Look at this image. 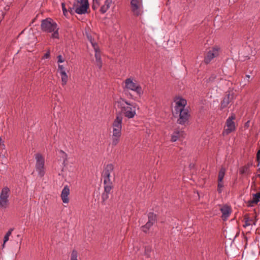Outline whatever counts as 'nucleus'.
Returning a JSON list of instances; mask_svg holds the SVG:
<instances>
[{
	"label": "nucleus",
	"instance_id": "1",
	"mask_svg": "<svg viewBox=\"0 0 260 260\" xmlns=\"http://www.w3.org/2000/svg\"><path fill=\"white\" fill-rule=\"evenodd\" d=\"M116 103L117 107L120 109L121 115L127 119L134 118L137 114V110H139L137 104L129 102L124 98L119 99Z\"/></svg>",
	"mask_w": 260,
	"mask_h": 260
},
{
	"label": "nucleus",
	"instance_id": "2",
	"mask_svg": "<svg viewBox=\"0 0 260 260\" xmlns=\"http://www.w3.org/2000/svg\"><path fill=\"white\" fill-rule=\"evenodd\" d=\"M175 106L173 113L174 116L179 114V117L177 120L178 123L183 125L188 121L189 117V111L185 109L187 102L185 99L181 98H176L174 100Z\"/></svg>",
	"mask_w": 260,
	"mask_h": 260
},
{
	"label": "nucleus",
	"instance_id": "3",
	"mask_svg": "<svg viewBox=\"0 0 260 260\" xmlns=\"http://www.w3.org/2000/svg\"><path fill=\"white\" fill-rule=\"evenodd\" d=\"M123 117L120 114H117L112 123L111 144L116 146L120 142L122 136Z\"/></svg>",
	"mask_w": 260,
	"mask_h": 260
},
{
	"label": "nucleus",
	"instance_id": "4",
	"mask_svg": "<svg viewBox=\"0 0 260 260\" xmlns=\"http://www.w3.org/2000/svg\"><path fill=\"white\" fill-rule=\"evenodd\" d=\"M41 29L43 31L53 32L51 37L54 39H58V29L57 23L51 18H47L42 21L41 24Z\"/></svg>",
	"mask_w": 260,
	"mask_h": 260
},
{
	"label": "nucleus",
	"instance_id": "5",
	"mask_svg": "<svg viewBox=\"0 0 260 260\" xmlns=\"http://www.w3.org/2000/svg\"><path fill=\"white\" fill-rule=\"evenodd\" d=\"M89 8L88 0H74L72 6H69V12L73 14L76 13L82 15L87 13Z\"/></svg>",
	"mask_w": 260,
	"mask_h": 260
},
{
	"label": "nucleus",
	"instance_id": "6",
	"mask_svg": "<svg viewBox=\"0 0 260 260\" xmlns=\"http://www.w3.org/2000/svg\"><path fill=\"white\" fill-rule=\"evenodd\" d=\"M123 88L124 90L135 92L139 96H141L143 93L141 86L133 77L128 78L125 80Z\"/></svg>",
	"mask_w": 260,
	"mask_h": 260
},
{
	"label": "nucleus",
	"instance_id": "7",
	"mask_svg": "<svg viewBox=\"0 0 260 260\" xmlns=\"http://www.w3.org/2000/svg\"><path fill=\"white\" fill-rule=\"evenodd\" d=\"M36 159L35 169L38 175L42 177L45 174V158L40 153H37L35 156Z\"/></svg>",
	"mask_w": 260,
	"mask_h": 260
},
{
	"label": "nucleus",
	"instance_id": "8",
	"mask_svg": "<svg viewBox=\"0 0 260 260\" xmlns=\"http://www.w3.org/2000/svg\"><path fill=\"white\" fill-rule=\"evenodd\" d=\"M10 194V189L7 186L2 189L0 193V208L7 209L10 204L9 198Z\"/></svg>",
	"mask_w": 260,
	"mask_h": 260
},
{
	"label": "nucleus",
	"instance_id": "9",
	"mask_svg": "<svg viewBox=\"0 0 260 260\" xmlns=\"http://www.w3.org/2000/svg\"><path fill=\"white\" fill-rule=\"evenodd\" d=\"M132 11L135 15L140 16L143 13L142 0H131Z\"/></svg>",
	"mask_w": 260,
	"mask_h": 260
},
{
	"label": "nucleus",
	"instance_id": "10",
	"mask_svg": "<svg viewBox=\"0 0 260 260\" xmlns=\"http://www.w3.org/2000/svg\"><path fill=\"white\" fill-rule=\"evenodd\" d=\"M235 119V116L232 115L226 119V125L222 132L223 136L228 135L235 130V124L233 121Z\"/></svg>",
	"mask_w": 260,
	"mask_h": 260
},
{
	"label": "nucleus",
	"instance_id": "11",
	"mask_svg": "<svg viewBox=\"0 0 260 260\" xmlns=\"http://www.w3.org/2000/svg\"><path fill=\"white\" fill-rule=\"evenodd\" d=\"M220 48L217 46L213 47L210 50L205 57L204 61L206 63H209L215 57L218 56L219 54Z\"/></svg>",
	"mask_w": 260,
	"mask_h": 260
},
{
	"label": "nucleus",
	"instance_id": "12",
	"mask_svg": "<svg viewBox=\"0 0 260 260\" xmlns=\"http://www.w3.org/2000/svg\"><path fill=\"white\" fill-rule=\"evenodd\" d=\"M148 221L145 225L142 226V231L147 233L148 232L149 229L156 222V215L153 213H149L148 215Z\"/></svg>",
	"mask_w": 260,
	"mask_h": 260
},
{
	"label": "nucleus",
	"instance_id": "13",
	"mask_svg": "<svg viewBox=\"0 0 260 260\" xmlns=\"http://www.w3.org/2000/svg\"><path fill=\"white\" fill-rule=\"evenodd\" d=\"M225 173V169L221 168L219 172L218 175V184L217 190L219 193H221L223 191L224 183L223 181V178Z\"/></svg>",
	"mask_w": 260,
	"mask_h": 260
},
{
	"label": "nucleus",
	"instance_id": "14",
	"mask_svg": "<svg viewBox=\"0 0 260 260\" xmlns=\"http://www.w3.org/2000/svg\"><path fill=\"white\" fill-rule=\"evenodd\" d=\"M93 49L95 52V63L96 66L99 68V69H101L102 67V61L101 59V52L99 47H95V45H93Z\"/></svg>",
	"mask_w": 260,
	"mask_h": 260
},
{
	"label": "nucleus",
	"instance_id": "15",
	"mask_svg": "<svg viewBox=\"0 0 260 260\" xmlns=\"http://www.w3.org/2000/svg\"><path fill=\"white\" fill-rule=\"evenodd\" d=\"M70 194V188L68 185L64 186L61 193V198L63 203L68 204L69 202V196Z\"/></svg>",
	"mask_w": 260,
	"mask_h": 260
},
{
	"label": "nucleus",
	"instance_id": "16",
	"mask_svg": "<svg viewBox=\"0 0 260 260\" xmlns=\"http://www.w3.org/2000/svg\"><path fill=\"white\" fill-rule=\"evenodd\" d=\"M184 135L185 133L184 131L176 129L172 134L171 141L173 142H175L180 138H184Z\"/></svg>",
	"mask_w": 260,
	"mask_h": 260
},
{
	"label": "nucleus",
	"instance_id": "17",
	"mask_svg": "<svg viewBox=\"0 0 260 260\" xmlns=\"http://www.w3.org/2000/svg\"><path fill=\"white\" fill-rule=\"evenodd\" d=\"M113 187L111 186H104V192L102 194V200L103 203H105L109 198V194Z\"/></svg>",
	"mask_w": 260,
	"mask_h": 260
},
{
	"label": "nucleus",
	"instance_id": "18",
	"mask_svg": "<svg viewBox=\"0 0 260 260\" xmlns=\"http://www.w3.org/2000/svg\"><path fill=\"white\" fill-rule=\"evenodd\" d=\"M113 3V0H105L104 4L100 8V11L101 13H105L110 8L111 4Z\"/></svg>",
	"mask_w": 260,
	"mask_h": 260
},
{
	"label": "nucleus",
	"instance_id": "19",
	"mask_svg": "<svg viewBox=\"0 0 260 260\" xmlns=\"http://www.w3.org/2000/svg\"><path fill=\"white\" fill-rule=\"evenodd\" d=\"M103 174H111L113 175V179L115 177V173L114 172V166L112 164L107 165L103 170Z\"/></svg>",
	"mask_w": 260,
	"mask_h": 260
},
{
	"label": "nucleus",
	"instance_id": "20",
	"mask_svg": "<svg viewBox=\"0 0 260 260\" xmlns=\"http://www.w3.org/2000/svg\"><path fill=\"white\" fill-rule=\"evenodd\" d=\"M222 213V218L223 220H226L231 213V208L228 206H224L220 209Z\"/></svg>",
	"mask_w": 260,
	"mask_h": 260
},
{
	"label": "nucleus",
	"instance_id": "21",
	"mask_svg": "<svg viewBox=\"0 0 260 260\" xmlns=\"http://www.w3.org/2000/svg\"><path fill=\"white\" fill-rule=\"evenodd\" d=\"M104 178V186H111L113 187V182L111 179L113 175L111 174H103Z\"/></svg>",
	"mask_w": 260,
	"mask_h": 260
},
{
	"label": "nucleus",
	"instance_id": "22",
	"mask_svg": "<svg viewBox=\"0 0 260 260\" xmlns=\"http://www.w3.org/2000/svg\"><path fill=\"white\" fill-rule=\"evenodd\" d=\"M252 166L251 162H248L246 165L241 167L239 169L240 174H250V168Z\"/></svg>",
	"mask_w": 260,
	"mask_h": 260
},
{
	"label": "nucleus",
	"instance_id": "23",
	"mask_svg": "<svg viewBox=\"0 0 260 260\" xmlns=\"http://www.w3.org/2000/svg\"><path fill=\"white\" fill-rule=\"evenodd\" d=\"M231 102L230 94H227L223 99L221 103V108L222 109L226 108Z\"/></svg>",
	"mask_w": 260,
	"mask_h": 260
},
{
	"label": "nucleus",
	"instance_id": "24",
	"mask_svg": "<svg viewBox=\"0 0 260 260\" xmlns=\"http://www.w3.org/2000/svg\"><path fill=\"white\" fill-rule=\"evenodd\" d=\"M60 159L62 160V165L63 166H66V162L68 160V154L63 150H60L59 151Z\"/></svg>",
	"mask_w": 260,
	"mask_h": 260
},
{
	"label": "nucleus",
	"instance_id": "25",
	"mask_svg": "<svg viewBox=\"0 0 260 260\" xmlns=\"http://www.w3.org/2000/svg\"><path fill=\"white\" fill-rule=\"evenodd\" d=\"M61 79V84L62 86H64L67 84L68 81V76L66 72H63L60 74Z\"/></svg>",
	"mask_w": 260,
	"mask_h": 260
},
{
	"label": "nucleus",
	"instance_id": "26",
	"mask_svg": "<svg viewBox=\"0 0 260 260\" xmlns=\"http://www.w3.org/2000/svg\"><path fill=\"white\" fill-rule=\"evenodd\" d=\"M245 223L243 225L244 227L248 226L250 225H252V224L255 225V223L252 219L249 218L247 217H245Z\"/></svg>",
	"mask_w": 260,
	"mask_h": 260
},
{
	"label": "nucleus",
	"instance_id": "27",
	"mask_svg": "<svg viewBox=\"0 0 260 260\" xmlns=\"http://www.w3.org/2000/svg\"><path fill=\"white\" fill-rule=\"evenodd\" d=\"M152 248L150 246L147 245L144 247V255L146 257L149 258L150 257V253L151 252Z\"/></svg>",
	"mask_w": 260,
	"mask_h": 260
},
{
	"label": "nucleus",
	"instance_id": "28",
	"mask_svg": "<svg viewBox=\"0 0 260 260\" xmlns=\"http://www.w3.org/2000/svg\"><path fill=\"white\" fill-rule=\"evenodd\" d=\"M250 82V76L249 75H246L243 80L241 82V85L244 86L249 83Z\"/></svg>",
	"mask_w": 260,
	"mask_h": 260
},
{
	"label": "nucleus",
	"instance_id": "29",
	"mask_svg": "<svg viewBox=\"0 0 260 260\" xmlns=\"http://www.w3.org/2000/svg\"><path fill=\"white\" fill-rule=\"evenodd\" d=\"M78 253L77 250L74 249L71 253V260H78Z\"/></svg>",
	"mask_w": 260,
	"mask_h": 260
},
{
	"label": "nucleus",
	"instance_id": "30",
	"mask_svg": "<svg viewBox=\"0 0 260 260\" xmlns=\"http://www.w3.org/2000/svg\"><path fill=\"white\" fill-rule=\"evenodd\" d=\"M87 38L88 40V41L90 42L92 47L93 48V45H95V47H99L97 43L94 42L93 39L92 38L91 36L88 34H87L86 35Z\"/></svg>",
	"mask_w": 260,
	"mask_h": 260
},
{
	"label": "nucleus",
	"instance_id": "31",
	"mask_svg": "<svg viewBox=\"0 0 260 260\" xmlns=\"http://www.w3.org/2000/svg\"><path fill=\"white\" fill-rule=\"evenodd\" d=\"M13 230V229H10L5 235L4 239V244H5L6 242H7L9 240V236L11 235Z\"/></svg>",
	"mask_w": 260,
	"mask_h": 260
},
{
	"label": "nucleus",
	"instance_id": "32",
	"mask_svg": "<svg viewBox=\"0 0 260 260\" xmlns=\"http://www.w3.org/2000/svg\"><path fill=\"white\" fill-rule=\"evenodd\" d=\"M259 199H260V192L253 194L252 203H257L259 201Z\"/></svg>",
	"mask_w": 260,
	"mask_h": 260
},
{
	"label": "nucleus",
	"instance_id": "33",
	"mask_svg": "<svg viewBox=\"0 0 260 260\" xmlns=\"http://www.w3.org/2000/svg\"><path fill=\"white\" fill-rule=\"evenodd\" d=\"M93 4H92V9L93 10H95L98 9V8L100 6V0H92Z\"/></svg>",
	"mask_w": 260,
	"mask_h": 260
},
{
	"label": "nucleus",
	"instance_id": "34",
	"mask_svg": "<svg viewBox=\"0 0 260 260\" xmlns=\"http://www.w3.org/2000/svg\"><path fill=\"white\" fill-rule=\"evenodd\" d=\"M61 6H62V11H63L64 15V16H67L68 12L69 11V9L67 10L66 9V8L65 7V4L63 3H62L61 4Z\"/></svg>",
	"mask_w": 260,
	"mask_h": 260
},
{
	"label": "nucleus",
	"instance_id": "35",
	"mask_svg": "<svg viewBox=\"0 0 260 260\" xmlns=\"http://www.w3.org/2000/svg\"><path fill=\"white\" fill-rule=\"evenodd\" d=\"M58 68L60 74L66 72L65 68L62 65L58 64Z\"/></svg>",
	"mask_w": 260,
	"mask_h": 260
},
{
	"label": "nucleus",
	"instance_id": "36",
	"mask_svg": "<svg viewBox=\"0 0 260 260\" xmlns=\"http://www.w3.org/2000/svg\"><path fill=\"white\" fill-rule=\"evenodd\" d=\"M57 62L58 63H62L64 61V59L61 55H58L57 56Z\"/></svg>",
	"mask_w": 260,
	"mask_h": 260
},
{
	"label": "nucleus",
	"instance_id": "37",
	"mask_svg": "<svg viewBox=\"0 0 260 260\" xmlns=\"http://www.w3.org/2000/svg\"><path fill=\"white\" fill-rule=\"evenodd\" d=\"M50 57V51H48L44 55L43 58H48Z\"/></svg>",
	"mask_w": 260,
	"mask_h": 260
},
{
	"label": "nucleus",
	"instance_id": "38",
	"mask_svg": "<svg viewBox=\"0 0 260 260\" xmlns=\"http://www.w3.org/2000/svg\"><path fill=\"white\" fill-rule=\"evenodd\" d=\"M256 159H260V149L258 151L256 154Z\"/></svg>",
	"mask_w": 260,
	"mask_h": 260
},
{
	"label": "nucleus",
	"instance_id": "39",
	"mask_svg": "<svg viewBox=\"0 0 260 260\" xmlns=\"http://www.w3.org/2000/svg\"><path fill=\"white\" fill-rule=\"evenodd\" d=\"M257 161L258 162V164H257V167L259 168H260V159H256Z\"/></svg>",
	"mask_w": 260,
	"mask_h": 260
},
{
	"label": "nucleus",
	"instance_id": "40",
	"mask_svg": "<svg viewBox=\"0 0 260 260\" xmlns=\"http://www.w3.org/2000/svg\"><path fill=\"white\" fill-rule=\"evenodd\" d=\"M257 171L259 172V174L257 175V177L260 178V168H258Z\"/></svg>",
	"mask_w": 260,
	"mask_h": 260
},
{
	"label": "nucleus",
	"instance_id": "41",
	"mask_svg": "<svg viewBox=\"0 0 260 260\" xmlns=\"http://www.w3.org/2000/svg\"><path fill=\"white\" fill-rule=\"evenodd\" d=\"M215 77H211V78H209V81H211V80H213L214 79H215Z\"/></svg>",
	"mask_w": 260,
	"mask_h": 260
},
{
	"label": "nucleus",
	"instance_id": "42",
	"mask_svg": "<svg viewBox=\"0 0 260 260\" xmlns=\"http://www.w3.org/2000/svg\"><path fill=\"white\" fill-rule=\"evenodd\" d=\"M255 178L254 177L252 178V180H253V183H255Z\"/></svg>",
	"mask_w": 260,
	"mask_h": 260
},
{
	"label": "nucleus",
	"instance_id": "43",
	"mask_svg": "<svg viewBox=\"0 0 260 260\" xmlns=\"http://www.w3.org/2000/svg\"><path fill=\"white\" fill-rule=\"evenodd\" d=\"M139 250V249H138L137 250L136 252L138 251Z\"/></svg>",
	"mask_w": 260,
	"mask_h": 260
}]
</instances>
